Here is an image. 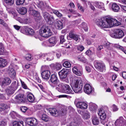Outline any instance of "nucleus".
Segmentation results:
<instances>
[{"label": "nucleus", "mask_w": 126, "mask_h": 126, "mask_svg": "<svg viewBox=\"0 0 126 126\" xmlns=\"http://www.w3.org/2000/svg\"><path fill=\"white\" fill-rule=\"evenodd\" d=\"M98 26L101 29H105L111 27L112 23L110 22V17L99 20L97 22Z\"/></svg>", "instance_id": "f257e3e1"}, {"label": "nucleus", "mask_w": 126, "mask_h": 126, "mask_svg": "<svg viewBox=\"0 0 126 126\" xmlns=\"http://www.w3.org/2000/svg\"><path fill=\"white\" fill-rule=\"evenodd\" d=\"M83 85L82 79L79 77L75 80L74 83L72 87V89L76 93H81Z\"/></svg>", "instance_id": "f03ea898"}, {"label": "nucleus", "mask_w": 126, "mask_h": 126, "mask_svg": "<svg viewBox=\"0 0 126 126\" xmlns=\"http://www.w3.org/2000/svg\"><path fill=\"white\" fill-rule=\"evenodd\" d=\"M56 89L61 93L72 94L74 93L71 87L69 85L66 84L64 85L62 83L59 84L58 86L56 88Z\"/></svg>", "instance_id": "7ed1b4c3"}, {"label": "nucleus", "mask_w": 126, "mask_h": 126, "mask_svg": "<svg viewBox=\"0 0 126 126\" xmlns=\"http://www.w3.org/2000/svg\"><path fill=\"white\" fill-rule=\"evenodd\" d=\"M39 33L41 36L44 37H48L52 34L50 29L45 25H43L41 27Z\"/></svg>", "instance_id": "20e7f679"}, {"label": "nucleus", "mask_w": 126, "mask_h": 126, "mask_svg": "<svg viewBox=\"0 0 126 126\" xmlns=\"http://www.w3.org/2000/svg\"><path fill=\"white\" fill-rule=\"evenodd\" d=\"M50 82V84L53 87L59 85V81L57 76L55 74L51 75L49 80Z\"/></svg>", "instance_id": "39448f33"}, {"label": "nucleus", "mask_w": 126, "mask_h": 126, "mask_svg": "<svg viewBox=\"0 0 126 126\" xmlns=\"http://www.w3.org/2000/svg\"><path fill=\"white\" fill-rule=\"evenodd\" d=\"M112 37L115 38H122L124 35V33L123 31L120 29L115 30L110 34Z\"/></svg>", "instance_id": "423d86ee"}, {"label": "nucleus", "mask_w": 126, "mask_h": 126, "mask_svg": "<svg viewBox=\"0 0 126 126\" xmlns=\"http://www.w3.org/2000/svg\"><path fill=\"white\" fill-rule=\"evenodd\" d=\"M43 15L45 19L48 24L50 25L53 24L54 20V18L53 16L46 12L43 13Z\"/></svg>", "instance_id": "0eeeda50"}, {"label": "nucleus", "mask_w": 126, "mask_h": 126, "mask_svg": "<svg viewBox=\"0 0 126 126\" xmlns=\"http://www.w3.org/2000/svg\"><path fill=\"white\" fill-rule=\"evenodd\" d=\"M98 114L100 116L101 123L104 125L108 121V120L106 119V115L104 110L101 109L99 110Z\"/></svg>", "instance_id": "6e6552de"}, {"label": "nucleus", "mask_w": 126, "mask_h": 126, "mask_svg": "<svg viewBox=\"0 0 126 126\" xmlns=\"http://www.w3.org/2000/svg\"><path fill=\"white\" fill-rule=\"evenodd\" d=\"M95 67L98 70L101 72L105 71V68L104 64L99 62L97 61H95L94 63Z\"/></svg>", "instance_id": "1a4fd4ad"}, {"label": "nucleus", "mask_w": 126, "mask_h": 126, "mask_svg": "<svg viewBox=\"0 0 126 126\" xmlns=\"http://www.w3.org/2000/svg\"><path fill=\"white\" fill-rule=\"evenodd\" d=\"M26 121L28 125L32 126H36L38 123L36 119L34 118H28L27 119Z\"/></svg>", "instance_id": "9d476101"}, {"label": "nucleus", "mask_w": 126, "mask_h": 126, "mask_svg": "<svg viewBox=\"0 0 126 126\" xmlns=\"http://www.w3.org/2000/svg\"><path fill=\"white\" fill-rule=\"evenodd\" d=\"M69 37L76 41H79L80 40L79 35L74 34L73 30H71L69 33Z\"/></svg>", "instance_id": "9b49d317"}, {"label": "nucleus", "mask_w": 126, "mask_h": 126, "mask_svg": "<svg viewBox=\"0 0 126 126\" xmlns=\"http://www.w3.org/2000/svg\"><path fill=\"white\" fill-rule=\"evenodd\" d=\"M41 57L44 59H46L47 61H51L54 59L53 54L51 53L42 54Z\"/></svg>", "instance_id": "f8f14e48"}, {"label": "nucleus", "mask_w": 126, "mask_h": 126, "mask_svg": "<svg viewBox=\"0 0 126 126\" xmlns=\"http://www.w3.org/2000/svg\"><path fill=\"white\" fill-rule=\"evenodd\" d=\"M76 106L77 108L83 110L86 109L88 107V105L86 103L81 101L77 102Z\"/></svg>", "instance_id": "ddd939ff"}, {"label": "nucleus", "mask_w": 126, "mask_h": 126, "mask_svg": "<svg viewBox=\"0 0 126 126\" xmlns=\"http://www.w3.org/2000/svg\"><path fill=\"white\" fill-rule=\"evenodd\" d=\"M61 79H63L66 78L68 74L67 69H63L58 72Z\"/></svg>", "instance_id": "4468645a"}, {"label": "nucleus", "mask_w": 126, "mask_h": 126, "mask_svg": "<svg viewBox=\"0 0 126 126\" xmlns=\"http://www.w3.org/2000/svg\"><path fill=\"white\" fill-rule=\"evenodd\" d=\"M50 75V72L48 70H44L42 73L41 75L42 78L46 80L49 79Z\"/></svg>", "instance_id": "2eb2a0df"}, {"label": "nucleus", "mask_w": 126, "mask_h": 126, "mask_svg": "<svg viewBox=\"0 0 126 126\" xmlns=\"http://www.w3.org/2000/svg\"><path fill=\"white\" fill-rule=\"evenodd\" d=\"M84 90V92L87 94H90L92 91V87L89 84H86L85 85Z\"/></svg>", "instance_id": "dca6fc26"}, {"label": "nucleus", "mask_w": 126, "mask_h": 126, "mask_svg": "<svg viewBox=\"0 0 126 126\" xmlns=\"http://www.w3.org/2000/svg\"><path fill=\"white\" fill-rule=\"evenodd\" d=\"M23 95L19 94L17 95L15 97L16 101L19 103H23L24 102V99L23 97Z\"/></svg>", "instance_id": "f3484780"}, {"label": "nucleus", "mask_w": 126, "mask_h": 126, "mask_svg": "<svg viewBox=\"0 0 126 126\" xmlns=\"http://www.w3.org/2000/svg\"><path fill=\"white\" fill-rule=\"evenodd\" d=\"M30 14L33 15L36 17V18L38 20L40 19L41 18L39 13L35 10H31L29 12Z\"/></svg>", "instance_id": "a211bd4d"}, {"label": "nucleus", "mask_w": 126, "mask_h": 126, "mask_svg": "<svg viewBox=\"0 0 126 126\" xmlns=\"http://www.w3.org/2000/svg\"><path fill=\"white\" fill-rule=\"evenodd\" d=\"M110 22L112 23L111 27L114 26H118L121 25V23L120 22L118 21L116 19L110 17Z\"/></svg>", "instance_id": "6ab92c4d"}, {"label": "nucleus", "mask_w": 126, "mask_h": 126, "mask_svg": "<svg viewBox=\"0 0 126 126\" xmlns=\"http://www.w3.org/2000/svg\"><path fill=\"white\" fill-rule=\"evenodd\" d=\"M73 72L76 75L78 76H81L82 74V72L81 71H80L78 68L76 66L74 67L73 68Z\"/></svg>", "instance_id": "aec40b11"}, {"label": "nucleus", "mask_w": 126, "mask_h": 126, "mask_svg": "<svg viewBox=\"0 0 126 126\" xmlns=\"http://www.w3.org/2000/svg\"><path fill=\"white\" fill-rule=\"evenodd\" d=\"M7 64V62L6 60L0 58V67H4Z\"/></svg>", "instance_id": "412c9836"}, {"label": "nucleus", "mask_w": 126, "mask_h": 126, "mask_svg": "<svg viewBox=\"0 0 126 126\" xmlns=\"http://www.w3.org/2000/svg\"><path fill=\"white\" fill-rule=\"evenodd\" d=\"M55 25L56 28L58 30H61L63 28V23L60 20L56 22L55 24Z\"/></svg>", "instance_id": "4be33fe9"}, {"label": "nucleus", "mask_w": 126, "mask_h": 126, "mask_svg": "<svg viewBox=\"0 0 126 126\" xmlns=\"http://www.w3.org/2000/svg\"><path fill=\"white\" fill-rule=\"evenodd\" d=\"M49 113L52 116H58V114L56 109L54 108H50L49 109Z\"/></svg>", "instance_id": "5701e85b"}, {"label": "nucleus", "mask_w": 126, "mask_h": 126, "mask_svg": "<svg viewBox=\"0 0 126 126\" xmlns=\"http://www.w3.org/2000/svg\"><path fill=\"white\" fill-rule=\"evenodd\" d=\"M25 33L27 34L33 35L34 33V31L32 29L28 27L25 28Z\"/></svg>", "instance_id": "b1692460"}, {"label": "nucleus", "mask_w": 126, "mask_h": 126, "mask_svg": "<svg viewBox=\"0 0 126 126\" xmlns=\"http://www.w3.org/2000/svg\"><path fill=\"white\" fill-rule=\"evenodd\" d=\"M8 72L11 77L13 78H15L16 76V72L13 68H10L8 70Z\"/></svg>", "instance_id": "393cba45"}, {"label": "nucleus", "mask_w": 126, "mask_h": 126, "mask_svg": "<svg viewBox=\"0 0 126 126\" xmlns=\"http://www.w3.org/2000/svg\"><path fill=\"white\" fill-rule=\"evenodd\" d=\"M9 108L7 105L4 104L0 105V112L3 113L5 112L6 110Z\"/></svg>", "instance_id": "a878e982"}, {"label": "nucleus", "mask_w": 126, "mask_h": 126, "mask_svg": "<svg viewBox=\"0 0 126 126\" xmlns=\"http://www.w3.org/2000/svg\"><path fill=\"white\" fill-rule=\"evenodd\" d=\"M17 89L16 87H9L6 90V92L8 95H11L13 94L14 92Z\"/></svg>", "instance_id": "bb28decb"}, {"label": "nucleus", "mask_w": 126, "mask_h": 126, "mask_svg": "<svg viewBox=\"0 0 126 126\" xmlns=\"http://www.w3.org/2000/svg\"><path fill=\"white\" fill-rule=\"evenodd\" d=\"M57 39L56 37H52L50 38L49 40V41L51 45L50 47L54 46L57 42Z\"/></svg>", "instance_id": "cd10ccee"}, {"label": "nucleus", "mask_w": 126, "mask_h": 126, "mask_svg": "<svg viewBox=\"0 0 126 126\" xmlns=\"http://www.w3.org/2000/svg\"><path fill=\"white\" fill-rule=\"evenodd\" d=\"M17 11L18 12L22 15H24L27 12V10L25 7H22L18 9Z\"/></svg>", "instance_id": "c85d7f7f"}, {"label": "nucleus", "mask_w": 126, "mask_h": 126, "mask_svg": "<svg viewBox=\"0 0 126 126\" xmlns=\"http://www.w3.org/2000/svg\"><path fill=\"white\" fill-rule=\"evenodd\" d=\"M92 121L93 124L95 125H97L99 123V120L97 117L95 116H93L92 118Z\"/></svg>", "instance_id": "c756f323"}, {"label": "nucleus", "mask_w": 126, "mask_h": 126, "mask_svg": "<svg viewBox=\"0 0 126 126\" xmlns=\"http://www.w3.org/2000/svg\"><path fill=\"white\" fill-rule=\"evenodd\" d=\"M66 111V108H63L59 110L58 111H57L58 116L60 115H63L65 114Z\"/></svg>", "instance_id": "7c9ffc66"}, {"label": "nucleus", "mask_w": 126, "mask_h": 126, "mask_svg": "<svg viewBox=\"0 0 126 126\" xmlns=\"http://www.w3.org/2000/svg\"><path fill=\"white\" fill-rule=\"evenodd\" d=\"M11 82V79L9 78H5L2 82V83L4 85H8Z\"/></svg>", "instance_id": "2f4dec72"}, {"label": "nucleus", "mask_w": 126, "mask_h": 126, "mask_svg": "<svg viewBox=\"0 0 126 126\" xmlns=\"http://www.w3.org/2000/svg\"><path fill=\"white\" fill-rule=\"evenodd\" d=\"M27 99L30 102H33L34 100V96L32 94H29L27 95Z\"/></svg>", "instance_id": "473e14b6"}, {"label": "nucleus", "mask_w": 126, "mask_h": 126, "mask_svg": "<svg viewBox=\"0 0 126 126\" xmlns=\"http://www.w3.org/2000/svg\"><path fill=\"white\" fill-rule=\"evenodd\" d=\"M112 9L113 11L115 12H117L120 10L119 6L116 3H113L112 6Z\"/></svg>", "instance_id": "72a5a7b5"}, {"label": "nucleus", "mask_w": 126, "mask_h": 126, "mask_svg": "<svg viewBox=\"0 0 126 126\" xmlns=\"http://www.w3.org/2000/svg\"><path fill=\"white\" fill-rule=\"evenodd\" d=\"M94 5L99 8L103 9L104 8V4L102 2H96L94 3Z\"/></svg>", "instance_id": "f704fd0d"}, {"label": "nucleus", "mask_w": 126, "mask_h": 126, "mask_svg": "<svg viewBox=\"0 0 126 126\" xmlns=\"http://www.w3.org/2000/svg\"><path fill=\"white\" fill-rule=\"evenodd\" d=\"M123 122V118L122 117H121L119 119L117 120L115 122L116 125H119V126H121V124Z\"/></svg>", "instance_id": "c9c22d12"}, {"label": "nucleus", "mask_w": 126, "mask_h": 126, "mask_svg": "<svg viewBox=\"0 0 126 126\" xmlns=\"http://www.w3.org/2000/svg\"><path fill=\"white\" fill-rule=\"evenodd\" d=\"M23 121L14 122L13 123V126H23Z\"/></svg>", "instance_id": "e433bc0d"}, {"label": "nucleus", "mask_w": 126, "mask_h": 126, "mask_svg": "<svg viewBox=\"0 0 126 126\" xmlns=\"http://www.w3.org/2000/svg\"><path fill=\"white\" fill-rule=\"evenodd\" d=\"M97 106L95 104L91 103L90 104V109L91 110L94 111L96 109Z\"/></svg>", "instance_id": "4c0bfd02"}, {"label": "nucleus", "mask_w": 126, "mask_h": 126, "mask_svg": "<svg viewBox=\"0 0 126 126\" xmlns=\"http://www.w3.org/2000/svg\"><path fill=\"white\" fill-rule=\"evenodd\" d=\"M4 52V48L3 45L0 43V55H2Z\"/></svg>", "instance_id": "58836bf2"}, {"label": "nucleus", "mask_w": 126, "mask_h": 126, "mask_svg": "<svg viewBox=\"0 0 126 126\" xmlns=\"http://www.w3.org/2000/svg\"><path fill=\"white\" fill-rule=\"evenodd\" d=\"M62 67L61 64L59 63H57L54 65V68L57 70H59L61 69Z\"/></svg>", "instance_id": "ea45409f"}, {"label": "nucleus", "mask_w": 126, "mask_h": 126, "mask_svg": "<svg viewBox=\"0 0 126 126\" xmlns=\"http://www.w3.org/2000/svg\"><path fill=\"white\" fill-rule=\"evenodd\" d=\"M63 66L66 68H69L71 66L70 63L68 62H65L63 64Z\"/></svg>", "instance_id": "a19ab883"}, {"label": "nucleus", "mask_w": 126, "mask_h": 126, "mask_svg": "<svg viewBox=\"0 0 126 126\" xmlns=\"http://www.w3.org/2000/svg\"><path fill=\"white\" fill-rule=\"evenodd\" d=\"M105 46L109 50H111L112 48V45L109 42L106 43Z\"/></svg>", "instance_id": "79ce46f5"}, {"label": "nucleus", "mask_w": 126, "mask_h": 126, "mask_svg": "<svg viewBox=\"0 0 126 126\" xmlns=\"http://www.w3.org/2000/svg\"><path fill=\"white\" fill-rule=\"evenodd\" d=\"M115 46L116 48L120 49L122 51H123L126 54V50H125V47H123L118 45H116Z\"/></svg>", "instance_id": "37998d69"}, {"label": "nucleus", "mask_w": 126, "mask_h": 126, "mask_svg": "<svg viewBox=\"0 0 126 126\" xmlns=\"http://www.w3.org/2000/svg\"><path fill=\"white\" fill-rule=\"evenodd\" d=\"M70 126H79L78 124L77 121H75V120H73L72 122L70 124Z\"/></svg>", "instance_id": "c03bdc74"}, {"label": "nucleus", "mask_w": 126, "mask_h": 126, "mask_svg": "<svg viewBox=\"0 0 126 126\" xmlns=\"http://www.w3.org/2000/svg\"><path fill=\"white\" fill-rule=\"evenodd\" d=\"M53 13L55 14L58 17H61L62 16V15L57 10L53 11Z\"/></svg>", "instance_id": "a18cd8bd"}, {"label": "nucleus", "mask_w": 126, "mask_h": 126, "mask_svg": "<svg viewBox=\"0 0 126 126\" xmlns=\"http://www.w3.org/2000/svg\"><path fill=\"white\" fill-rule=\"evenodd\" d=\"M7 123L5 120L0 121V126H5L7 125Z\"/></svg>", "instance_id": "49530a36"}, {"label": "nucleus", "mask_w": 126, "mask_h": 126, "mask_svg": "<svg viewBox=\"0 0 126 126\" xmlns=\"http://www.w3.org/2000/svg\"><path fill=\"white\" fill-rule=\"evenodd\" d=\"M5 1L8 4L12 5L13 4L14 0H5Z\"/></svg>", "instance_id": "de8ad7c7"}, {"label": "nucleus", "mask_w": 126, "mask_h": 126, "mask_svg": "<svg viewBox=\"0 0 126 126\" xmlns=\"http://www.w3.org/2000/svg\"><path fill=\"white\" fill-rule=\"evenodd\" d=\"M78 59L79 61L81 62H83L85 61V59L82 54L80 55L78 57Z\"/></svg>", "instance_id": "09e8293b"}, {"label": "nucleus", "mask_w": 126, "mask_h": 126, "mask_svg": "<svg viewBox=\"0 0 126 126\" xmlns=\"http://www.w3.org/2000/svg\"><path fill=\"white\" fill-rule=\"evenodd\" d=\"M42 120L46 122H47L48 120V117L46 114L42 115Z\"/></svg>", "instance_id": "8fccbe9b"}, {"label": "nucleus", "mask_w": 126, "mask_h": 126, "mask_svg": "<svg viewBox=\"0 0 126 126\" xmlns=\"http://www.w3.org/2000/svg\"><path fill=\"white\" fill-rule=\"evenodd\" d=\"M10 115L13 118H15L17 116L16 113L15 111H12L11 112L10 114Z\"/></svg>", "instance_id": "3c124183"}, {"label": "nucleus", "mask_w": 126, "mask_h": 126, "mask_svg": "<svg viewBox=\"0 0 126 126\" xmlns=\"http://www.w3.org/2000/svg\"><path fill=\"white\" fill-rule=\"evenodd\" d=\"M25 57L26 60L29 61H31L32 59L31 55L29 54H26Z\"/></svg>", "instance_id": "603ef678"}, {"label": "nucleus", "mask_w": 126, "mask_h": 126, "mask_svg": "<svg viewBox=\"0 0 126 126\" xmlns=\"http://www.w3.org/2000/svg\"><path fill=\"white\" fill-rule=\"evenodd\" d=\"M89 114L88 112H86L83 115V118L85 119H87L90 118Z\"/></svg>", "instance_id": "864d4df0"}, {"label": "nucleus", "mask_w": 126, "mask_h": 126, "mask_svg": "<svg viewBox=\"0 0 126 126\" xmlns=\"http://www.w3.org/2000/svg\"><path fill=\"white\" fill-rule=\"evenodd\" d=\"M82 25L83 26V28L85 31H87L88 30V28L87 27V24L86 23L84 22L82 23Z\"/></svg>", "instance_id": "5fc2aeb1"}, {"label": "nucleus", "mask_w": 126, "mask_h": 126, "mask_svg": "<svg viewBox=\"0 0 126 126\" xmlns=\"http://www.w3.org/2000/svg\"><path fill=\"white\" fill-rule=\"evenodd\" d=\"M25 0H17L16 2L17 5H19L23 4Z\"/></svg>", "instance_id": "6e6d98bb"}, {"label": "nucleus", "mask_w": 126, "mask_h": 126, "mask_svg": "<svg viewBox=\"0 0 126 126\" xmlns=\"http://www.w3.org/2000/svg\"><path fill=\"white\" fill-rule=\"evenodd\" d=\"M0 24L3 25L5 27H7V24L3 20L0 18Z\"/></svg>", "instance_id": "4d7b16f0"}, {"label": "nucleus", "mask_w": 126, "mask_h": 126, "mask_svg": "<svg viewBox=\"0 0 126 126\" xmlns=\"http://www.w3.org/2000/svg\"><path fill=\"white\" fill-rule=\"evenodd\" d=\"M34 108L35 109L37 110L41 109L42 107L41 105H37L35 106Z\"/></svg>", "instance_id": "13d9d810"}, {"label": "nucleus", "mask_w": 126, "mask_h": 126, "mask_svg": "<svg viewBox=\"0 0 126 126\" xmlns=\"http://www.w3.org/2000/svg\"><path fill=\"white\" fill-rule=\"evenodd\" d=\"M60 39L61 43H63L65 41L64 35H61L60 36Z\"/></svg>", "instance_id": "bf43d9fd"}, {"label": "nucleus", "mask_w": 126, "mask_h": 126, "mask_svg": "<svg viewBox=\"0 0 126 126\" xmlns=\"http://www.w3.org/2000/svg\"><path fill=\"white\" fill-rule=\"evenodd\" d=\"M21 110L23 112H25L27 110V108L25 107H22L20 108Z\"/></svg>", "instance_id": "052dcab7"}, {"label": "nucleus", "mask_w": 126, "mask_h": 126, "mask_svg": "<svg viewBox=\"0 0 126 126\" xmlns=\"http://www.w3.org/2000/svg\"><path fill=\"white\" fill-rule=\"evenodd\" d=\"M77 4L78 9L80 10L82 12H83L84 10L83 7L80 5L79 3H77Z\"/></svg>", "instance_id": "680f3d73"}, {"label": "nucleus", "mask_w": 126, "mask_h": 126, "mask_svg": "<svg viewBox=\"0 0 126 126\" xmlns=\"http://www.w3.org/2000/svg\"><path fill=\"white\" fill-rule=\"evenodd\" d=\"M86 53L87 55L89 56H90L93 54L92 51L89 49L87 50L86 51Z\"/></svg>", "instance_id": "e2e57ef3"}, {"label": "nucleus", "mask_w": 126, "mask_h": 126, "mask_svg": "<svg viewBox=\"0 0 126 126\" xmlns=\"http://www.w3.org/2000/svg\"><path fill=\"white\" fill-rule=\"evenodd\" d=\"M112 108L113 109V110L114 111H116L117 110H118V109L117 108V106H116L115 105L113 104L112 106Z\"/></svg>", "instance_id": "0e129e2a"}, {"label": "nucleus", "mask_w": 126, "mask_h": 126, "mask_svg": "<svg viewBox=\"0 0 126 126\" xmlns=\"http://www.w3.org/2000/svg\"><path fill=\"white\" fill-rule=\"evenodd\" d=\"M84 49V47L82 46H79L77 47V49L80 51H82Z\"/></svg>", "instance_id": "69168bd1"}, {"label": "nucleus", "mask_w": 126, "mask_h": 126, "mask_svg": "<svg viewBox=\"0 0 126 126\" xmlns=\"http://www.w3.org/2000/svg\"><path fill=\"white\" fill-rule=\"evenodd\" d=\"M122 108L123 110L126 111V104L124 103L123 104Z\"/></svg>", "instance_id": "338daca9"}, {"label": "nucleus", "mask_w": 126, "mask_h": 126, "mask_svg": "<svg viewBox=\"0 0 126 126\" xmlns=\"http://www.w3.org/2000/svg\"><path fill=\"white\" fill-rule=\"evenodd\" d=\"M122 75L123 78L124 79H126V72H123Z\"/></svg>", "instance_id": "774afa93"}]
</instances>
